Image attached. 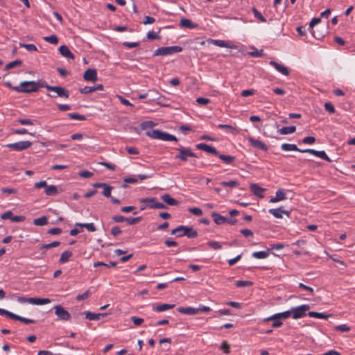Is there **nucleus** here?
<instances>
[{
	"instance_id": "obj_1",
	"label": "nucleus",
	"mask_w": 355,
	"mask_h": 355,
	"mask_svg": "<svg viewBox=\"0 0 355 355\" xmlns=\"http://www.w3.org/2000/svg\"><path fill=\"white\" fill-rule=\"evenodd\" d=\"M43 83L35 81H24L19 86L13 87V89L21 93H31L37 92L42 87Z\"/></svg>"
},
{
	"instance_id": "obj_2",
	"label": "nucleus",
	"mask_w": 355,
	"mask_h": 355,
	"mask_svg": "<svg viewBox=\"0 0 355 355\" xmlns=\"http://www.w3.org/2000/svg\"><path fill=\"white\" fill-rule=\"evenodd\" d=\"M42 87L46 88L48 91L53 92L56 94V95L48 94L47 96L51 98L59 96L60 98H68L69 97V90L64 87L49 85L45 83L42 84Z\"/></svg>"
},
{
	"instance_id": "obj_3",
	"label": "nucleus",
	"mask_w": 355,
	"mask_h": 355,
	"mask_svg": "<svg viewBox=\"0 0 355 355\" xmlns=\"http://www.w3.org/2000/svg\"><path fill=\"white\" fill-rule=\"evenodd\" d=\"M182 51V48L178 46H164L161 47L155 50L153 53L154 56L157 55H171L175 53H179Z\"/></svg>"
},
{
	"instance_id": "obj_4",
	"label": "nucleus",
	"mask_w": 355,
	"mask_h": 355,
	"mask_svg": "<svg viewBox=\"0 0 355 355\" xmlns=\"http://www.w3.org/2000/svg\"><path fill=\"white\" fill-rule=\"evenodd\" d=\"M93 187L94 188H100V187H103V191H102V194L107 197V198H110L111 199V201L114 203V204H120L121 202L119 200L111 196V191L113 189L112 187L111 186H109L107 185L106 183H103V182H97V183H94L93 184Z\"/></svg>"
},
{
	"instance_id": "obj_5",
	"label": "nucleus",
	"mask_w": 355,
	"mask_h": 355,
	"mask_svg": "<svg viewBox=\"0 0 355 355\" xmlns=\"http://www.w3.org/2000/svg\"><path fill=\"white\" fill-rule=\"evenodd\" d=\"M310 309L308 304H303L291 309V315L293 319H299L306 315V311Z\"/></svg>"
},
{
	"instance_id": "obj_6",
	"label": "nucleus",
	"mask_w": 355,
	"mask_h": 355,
	"mask_svg": "<svg viewBox=\"0 0 355 355\" xmlns=\"http://www.w3.org/2000/svg\"><path fill=\"white\" fill-rule=\"evenodd\" d=\"M178 150L179 154L175 155V159H180L184 162L188 160V157H196L197 156L194 153H193L190 148L180 147L177 149Z\"/></svg>"
},
{
	"instance_id": "obj_7",
	"label": "nucleus",
	"mask_w": 355,
	"mask_h": 355,
	"mask_svg": "<svg viewBox=\"0 0 355 355\" xmlns=\"http://www.w3.org/2000/svg\"><path fill=\"white\" fill-rule=\"evenodd\" d=\"M32 146V142L29 141H20L13 144H8L6 146L10 149L16 151H21L28 149Z\"/></svg>"
},
{
	"instance_id": "obj_8",
	"label": "nucleus",
	"mask_w": 355,
	"mask_h": 355,
	"mask_svg": "<svg viewBox=\"0 0 355 355\" xmlns=\"http://www.w3.org/2000/svg\"><path fill=\"white\" fill-rule=\"evenodd\" d=\"M55 309V313L58 318L63 321H69L71 320L70 313L65 310L62 306L56 305L53 307Z\"/></svg>"
},
{
	"instance_id": "obj_9",
	"label": "nucleus",
	"mask_w": 355,
	"mask_h": 355,
	"mask_svg": "<svg viewBox=\"0 0 355 355\" xmlns=\"http://www.w3.org/2000/svg\"><path fill=\"white\" fill-rule=\"evenodd\" d=\"M302 153H306L318 157L322 159H324L329 162H331V159L327 156L326 153L323 150L318 151L313 149H304L302 150Z\"/></svg>"
},
{
	"instance_id": "obj_10",
	"label": "nucleus",
	"mask_w": 355,
	"mask_h": 355,
	"mask_svg": "<svg viewBox=\"0 0 355 355\" xmlns=\"http://www.w3.org/2000/svg\"><path fill=\"white\" fill-rule=\"evenodd\" d=\"M291 315V310L284 312L274 314L273 315L264 319L265 322L272 321V320L286 319Z\"/></svg>"
},
{
	"instance_id": "obj_11",
	"label": "nucleus",
	"mask_w": 355,
	"mask_h": 355,
	"mask_svg": "<svg viewBox=\"0 0 355 355\" xmlns=\"http://www.w3.org/2000/svg\"><path fill=\"white\" fill-rule=\"evenodd\" d=\"M196 147L198 149L204 150L207 153H211V154H213L215 155H218V152L215 148H214L213 146L208 145L207 144L200 143V144H197L196 146Z\"/></svg>"
},
{
	"instance_id": "obj_12",
	"label": "nucleus",
	"mask_w": 355,
	"mask_h": 355,
	"mask_svg": "<svg viewBox=\"0 0 355 355\" xmlns=\"http://www.w3.org/2000/svg\"><path fill=\"white\" fill-rule=\"evenodd\" d=\"M269 213L271 214L273 216H275L277 218H282V214H284L288 217L290 216L291 212L287 210L283 209V207H279L277 209H269Z\"/></svg>"
},
{
	"instance_id": "obj_13",
	"label": "nucleus",
	"mask_w": 355,
	"mask_h": 355,
	"mask_svg": "<svg viewBox=\"0 0 355 355\" xmlns=\"http://www.w3.org/2000/svg\"><path fill=\"white\" fill-rule=\"evenodd\" d=\"M248 139L250 144L253 147L261 149L265 152L268 150V147L261 141H260L259 139H256L252 137H248Z\"/></svg>"
},
{
	"instance_id": "obj_14",
	"label": "nucleus",
	"mask_w": 355,
	"mask_h": 355,
	"mask_svg": "<svg viewBox=\"0 0 355 355\" xmlns=\"http://www.w3.org/2000/svg\"><path fill=\"white\" fill-rule=\"evenodd\" d=\"M83 78L87 81H96L97 80V72L96 69H88L83 75Z\"/></svg>"
},
{
	"instance_id": "obj_15",
	"label": "nucleus",
	"mask_w": 355,
	"mask_h": 355,
	"mask_svg": "<svg viewBox=\"0 0 355 355\" xmlns=\"http://www.w3.org/2000/svg\"><path fill=\"white\" fill-rule=\"evenodd\" d=\"M59 52L60 53L64 58H67L68 59L74 60L75 55L73 53H71V51L69 50V49L66 45H62L59 47Z\"/></svg>"
},
{
	"instance_id": "obj_16",
	"label": "nucleus",
	"mask_w": 355,
	"mask_h": 355,
	"mask_svg": "<svg viewBox=\"0 0 355 355\" xmlns=\"http://www.w3.org/2000/svg\"><path fill=\"white\" fill-rule=\"evenodd\" d=\"M286 198V193L283 189H279L276 191L275 196L270 200V202L275 203Z\"/></svg>"
},
{
	"instance_id": "obj_17",
	"label": "nucleus",
	"mask_w": 355,
	"mask_h": 355,
	"mask_svg": "<svg viewBox=\"0 0 355 355\" xmlns=\"http://www.w3.org/2000/svg\"><path fill=\"white\" fill-rule=\"evenodd\" d=\"M161 199L168 205L170 206H177L179 205V202L173 198L169 194L166 193L161 196Z\"/></svg>"
},
{
	"instance_id": "obj_18",
	"label": "nucleus",
	"mask_w": 355,
	"mask_h": 355,
	"mask_svg": "<svg viewBox=\"0 0 355 355\" xmlns=\"http://www.w3.org/2000/svg\"><path fill=\"white\" fill-rule=\"evenodd\" d=\"M157 139L162 141H178V139L174 135L161 130L159 131Z\"/></svg>"
},
{
	"instance_id": "obj_19",
	"label": "nucleus",
	"mask_w": 355,
	"mask_h": 355,
	"mask_svg": "<svg viewBox=\"0 0 355 355\" xmlns=\"http://www.w3.org/2000/svg\"><path fill=\"white\" fill-rule=\"evenodd\" d=\"M218 128L220 129H225L234 135H238L241 131V129L238 128L237 127L227 124H219Z\"/></svg>"
},
{
	"instance_id": "obj_20",
	"label": "nucleus",
	"mask_w": 355,
	"mask_h": 355,
	"mask_svg": "<svg viewBox=\"0 0 355 355\" xmlns=\"http://www.w3.org/2000/svg\"><path fill=\"white\" fill-rule=\"evenodd\" d=\"M270 64L273 66L278 71H279L282 74L285 76L289 75V71L285 66L282 65L276 62L275 61H270Z\"/></svg>"
},
{
	"instance_id": "obj_21",
	"label": "nucleus",
	"mask_w": 355,
	"mask_h": 355,
	"mask_svg": "<svg viewBox=\"0 0 355 355\" xmlns=\"http://www.w3.org/2000/svg\"><path fill=\"white\" fill-rule=\"evenodd\" d=\"M187 230V226L180 225L171 231V234H177L179 237L186 236L188 234Z\"/></svg>"
},
{
	"instance_id": "obj_22",
	"label": "nucleus",
	"mask_w": 355,
	"mask_h": 355,
	"mask_svg": "<svg viewBox=\"0 0 355 355\" xmlns=\"http://www.w3.org/2000/svg\"><path fill=\"white\" fill-rule=\"evenodd\" d=\"M178 311L180 313L187 315H195L198 313V310L192 307H179Z\"/></svg>"
},
{
	"instance_id": "obj_23",
	"label": "nucleus",
	"mask_w": 355,
	"mask_h": 355,
	"mask_svg": "<svg viewBox=\"0 0 355 355\" xmlns=\"http://www.w3.org/2000/svg\"><path fill=\"white\" fill-rule=\"evenodd\" d=\"M252 192L259 198H263V196L261 194V192L264 191L265 189L260 187L258 184L252 183L250 185Z\"/></svg>"
},
{
	"instance_id": "obj_24",
	"label": "nucleus",
	"mask_w": 355,
	"mask_h": 355,
	"mask_svg": "<svg viewBox=\"0 0 355 355\" xmlns=\"http://www.w3.org/2000/svg\"><path fill=\"white\" fill-rule=\"evenodd\" d=\"M51 300L49 298L31 297V304L35 305H44L50 303Z\"/></svg>"
},
{
	"instance_id": "obj_25",
	"label": "nucleus",
	"mask_w": 355,
	"mask_h": 355,
	"mask_svg": "<svg viewBox=\"0 0 355 355\" xmlns=\"http://www.w3.org/2000/svg\"><path fill=\"white\" fill-rule=\"evenodd\" d=\"M309 30H310L313 37L317 40H320V39L322 38L327 33V30L325 28H323L322 31H320L317 28L316 29L313 28V29H309Z\"/></svg>"
},
{
	"instance_id": "obj_26",
	"label": "nucleus",
	"mask_w": 355,
	"mask_h": 355,
	"mask_svg": "<svg viewBox=\"0 0 355 355\" xmlns=\"http://www.w3.org/2000/svg\"><path fill=\"white\" fill-rule=\"evenodd\" d=\"M211 217L214 219V221L217 225H221L223 223H225L227 220V218L220 216L219 214L216 212H213L211 214Z\"/></svg>"
},
{
	"instance_id": "obj_27",
	"label": "nucleus",
	"mask_w": 355,
	"mask_h": 355,
	"mask_svg": "<svg viewBox=\"0 0 355 355\" xmlns=\"http://www.w3.org/2000/svg\"><path fill=\"white\" fill-rule=\"evenodd\" d=\"M207 42L210 43V44H213L216 46H220V47H226V48H230L231 47L228 43H227L224 40H214V39H208L207 40Z\"/></svg>"
},
{
	"instance_id": "obj_28",
	"label": "nucleus",
	"mask_w": 355,
	"mask_h": 355,
	"mask_svg": "<svg viewBox=\"0 0 355 355\" xmlns=\"http://www.w3.org/2000/svg\"><path fill=\"white\" fill-rule=\"evenodd\" d=\"M72 255H73V253L71 251H69V250L64 251L60 255L59 262L60 263H64L67 262L69 260V259L72 257Z\"/></svg>"
},
{
	"instance_id": "obj_29",
	"label": "nucleus",
	"mask_w": 355,
	"mask_h": 355,
	"mask_svg": "<svg viewBox=\"0 0 355 355\" xmlns=\"http://www.w3.org/2000/svg\"><path fill=\"white\" fill-rule=\"evenodd\" d=\"M11 319L15 320L20 321V322H23L24 324H33V323H35V320L26 318L21 317V316H19L18 315H16L15 313H13L12 317Z\"/></svg>"
},
{
	"instance_id": "obj_30",
	"label": "nucleus",
	"mask_w": 355,
	"mask_h": 355,
	"mask_svg": "<svg viewBox=\"0 0 355 355\" xmlns=\"http://www.w3.org/2000/svg\"><path fill=\"white\" fill-rule=\"evenodd\" d=\"M281 148L285 151L294 150V151H298V152L302 153V149L298 148L295 144H282Z\"/></svg>"
},
{
	"instance_id": "obj_31",
	"label": "nucleus",
	"mask_w": 355,
	"mask_h": 355,
	"mask_svg": "<svg viewBox=\"0 0 355 355\" xmlns=\"http://www.w3.org/2000/svg\"><path fill=\"white\" fill-rule=\"evenodd\" d=\"M308 315L313 318H317L320 319H328L331 317V314H325L323 313L315 312V311H309L308 313Z\"/></svg>"
},
{
	"instance_id": "obj_32",
	"label": "nucleus",
	"mask_w": 355,
	"mask_h": 355,
	"mask_svg": "<svg viewBox=\"0 0 355 355\" xmlns=\"http://www.w3.org/2000/svg\"><path fill=\"white\" fill-rule=\"evenodd\" d=\"M295 131H296V127L294 125L282 127V128H280L278 130V132L281 135H288V134L293 133Z\"/></svg>"
},
{
	"instance_id": "obj_33",
	"label": "nucleus",
	"mask_w": 355,
	"mask_h": 355,
	"mask_svg": "<svg viewBox=\"0 0 355 355\" xmlns=\"http://www.w3.org/2000/svg\"><path fill=\"white\" fill-rule=\"evenodd\" d=\"M180 24L182 26L189 28H193L197 26V25L193 24L190 19H185V18L181 19Z\"/></svg>"
},
{
	"instance_id": "obj_34",
	"label": "nucleus",
	"mask_w": 355,
	"mask_h": 355,
	"mask_svg": "<svg viewBox=\"0 0 355 355\" xmlns=\"http://www.w3.org/2000/svg\"><path fill=\"white\" fill-rule=\"evenodd\" d=\"M44 192L47 196H55L58 193V189L55 185H47Z\"/></svg>"
},
{
	"instance_id": "obj_35",
	"label": "nucleus",
	"mask_w": 355,
	"mask_h": 355,
	"mask_svg": "<svg viewBox=\"0 0 355 355\" xmlns=\"http://www.w3.org/2000/svg\"><path fill=\"white\" fill-rule=\"evenodd\" d=\"M33 224L37 226H43L48 224V219L46 216H42L33 220Z\"/></svg>"
},
{
	"instance_id": "obj_36",
	"label": "nucleus",
	"mask_w": 355,
	"mask_h": 355,
	"mask_svg": "<svg viewBox=\"0 0 355 355\" xmlns=\"http://www.w3.org/2000/svg\"><path fill=\"white\" fill-rule=\"evenodd\" d=\"M175 306L174 304H162L157 305L154 309L157 312H162L171 309Z\"/></svg>"
},
{
	"instance_id": "obj_37",
	"label": "nucleus",
	"mask_w": 355,
	"mask_h": 355,
	"mask_svg": "<svg viewBox=\"0 0 355 355\" xmlns=\"http://www.w3.org/2000/svg\"><path fill=\"white\" fill-rule=\"evenodd\" d=\"M76 226L85 227L89 232H95L96 230V227L93 223H76L75 224Z\"/></svg>"
},
{
	"instance_id": "obj_38",
	"label": "nucleus",
	"mask_w": 355,
	"mask_h": 355,
	"mask_svg": "<svg viewBox=\"0 0 355 355\" xmlns=\"http://www.w3.org/2000/svg\"><path fill=\"white\" fill-rule=\"evenodd\" d=\"M84 314L85 318L89 320H98L101 318V315L90 311H85Z\"/></svg>"
},
{
	"instance_id": "obj_39",
	"label": "nucleus",
	"mask_w": 355,
	"mask_h": 355,
	"mask_svg": "<svg viewBox=\"0 0 355 355\" xmlns=\"http://www.w3.org/2000/svg\"><path fill=\"white\" fill-rule=\"evenodd\" d=\"M269 255V253L268 251H259V252H254L252 253V257L256 259H265L267 258Z\"/></svg>"
},
{
	"instance_id": "obj_40",
	"label": "nucleus",
	"mask_w": 355,
	"mask_h": 355,
	"mask_svg": "<svg viewBox=\"0 0 355 355\" xmlns=\"http://www.w3.org/2000/svg\"><path fill=\"white\" fill-rule=\"evenodd\" d=\"M22 64V61L20 60H16L7 64L5 67L6 70H9L16 67H19Z\"/></svg>"
},
{
	"instance_id": "obj_41",
	"label": "nucleus",
	"mask_w": 355,
	"mask_h": 355,
	"mask_svg": "<svg viewBox=\"0 0 355 355\" xmlns=\"http://www.w3.org/2000/svg\"><path fill=\"white\" fill-rule=\"evenodd\" d=\"M219 158L223 160L225 164H231L232 163L235 157L231 155H218Z\"/></svg>"
},
{
	"instance_id": "obj_42",
	"label": "nucleus",
	"mask_w": 355,
	"mask_h": 355,
	"mask_svg": "<svg viewBox=\"0 0 355 355\" xmlns=\"http://www.w3.org/2000/svg\"><path fill=\"white\" fill-rule=\"evenodd\" d=\"M20 47L25 48L28 51H37V48L35 44H24V43H19Z\"/></svg>"
},
{
	"instance_id": "obj_43",
	"label": "nucleus",
	"mask_w": 355,
	"mask_h": 355,
	"mask_svg": "<svg viewBox=\"0 0 355 355\" xmlns=\"http://www.w3.org/2000/svg\"><path fill=\"white\" fill-rule=\"evenodd\" d=\"M220 184L224 187H230L232 188L237 187L239 185V182L236 180H230L228 182L223 181L220 182Z\"/></svg>"
},
{
	"instance_id": "obj_44",
	"label": "nucleus",
	"mask_w": 355,
	"mask_h": 355,
	"mask_svg": "<svg viewBox=\"0 0 355 355\" xmlns=\"http://www.w3.org/2000/svg\"><path fill=\"white\" fill-rule=\"evenodd\" d=\"M44 40L53 44H57L58 43V38L55 35L44 37Z\"/></svg>"
},
{
	"instance_id": "obj_45",
	"label": "nucleus",
	"mask_w": 355,
	"mask_h": 355,
	"mask_svg": "<svg viewBox=\"0 0 355 355\" xmlns=\"http://www.w3.org/2000/svg\"><path fill=\"white\" fill-rule=\"evenodd\" d=\"M60 245V241H53L48 244H43L40 247V249H49L51 248H55Z\"/></svg>"
},
{
	"instance_id": "obj_46",
	"label": "nucleus",
	"mask_w": 355,
	"mask_h": 355,
	"mask_svg": "<svg viewBox=\"0 0 355 355\" xmlns=\"http://www.w3.org/2000/svg\"><path fill=\"white\" fill-rule=\"evenodd\" d=\"M155 125V123L151 121H144L141 123V128L143 130H152L151 128Z\"/></svg>"
},
{
	"instance_id": "obj_47",
	"label": "nucleus",
	"mask_w": 355,
	"mask_h": 355,
	"mask_svg": "<svg viewBox=\"0 0 355 355\" xmlns=\"http://www.w3.org/2000/svg\"><path fill=\"white\" fill-rule=\"evenodd\" d=\"M252 12L256 18H257L261 22H266V19L262 15V14L257 8H253Z\"/></svg>"
},
{
	"instance_id": "obj_48",
	"label": "nucleus",
	"mask_w": 355,
	"mask_h": 355,
	"mask_svg": "<svg viewBox=\"0 0 355 355\" xmlns=\"http://www.w3.org/2000/svg\"><path fill=\"white\" fill-rule=\"evenodd\" d=\"M68 116L71 119L84 121L86 119L84 115L79 114L78 113H69Z\"/></svg>"
},
{
	"instance_id": "obj_49",
	"label": "nucleus",
	"mask_w": 355,
	"mask_h": 355,
	"mask_svg": "<svg viewBox=\"0 0 355 355\" xmlns=\"http://www.w3.org/2000/svg\"><path fill=\"white\" fill-rule=\"evenodd\" d=\"M207 245L214 250H220L222 248L220 243L215 241H208Z\"/></svg>"
},
{
	"instance_id": "obj_50",
	"label": "nucleus",
	"mask_w": 355,
	"mask_h": 355,
	"mask_svg": "<svg viewBox=\"0 0 355 355\" xmlns=\"http://www.w3.org/2000/svg\"><path fill=\"white\" fill-rule=\"evenodd\" d=\"M187 232L188 234L186 235L188 238L193 239L198 236V232L196 230H193V227H187Z\"/></svg>"
},
{
	"instance_id": "obj_51",
	"label": "nucleus",
	"mask_w": 355,
	"mask_h": 355,
	"mask_svg": "<svg viewBox=\"0 0 355 355\" xmlns=\"http://www.w3.org/2000/svg\"><path fill=\"white\" fill-rule=\"evenodd\" d=\"M159 131V130H148L146 133L149 137L157 139Z\"/></svg>"
},
{
	"instance_id": "obj_52",
	"label": "nucleus",
	"mask_w": 355,
	"mask_h": 355,
	"mask_svg": "<svg viewBox=\"0 0 355 355\" xmlns=\"http://www.w3.org/2000/svg\"><path fill=\"white\" fill-rule=\"evenodd\" d=\"M235 285L237 287L250 286L252 285V282L250 281L240 280V281L236 282Z\"/></svg>"
},
{
	"instance_id": "obj_53",
	"label": "nucleus",
	"mask_w": 355,
	"mask_h": 355,
	"mask_svg": "<svg viewBox=\"0 0 355 355\" xmlns=\"http://www.w3.org/2000/svg\"><path fill=\"white\" fill-rule=\"evenodd\" d=\"M334 329L337 331H340L341 332H347L350 331V327L347 324H340L334 327Z\"/></svg>"
},
{
	"instance_id": "obj_54",
	"label": "nucleus",
	"mask_w": 355,
	"mask_h": 355,
	"mask_svg": "<svg viewBox=\"0 0 355 355\" xmlns=\"http://www.w3.org/2000/svg\"><path fill=\"white\" fill-rule=\"evenodd\" d=\"M150 209H166L164 204L155 201L154 203L149 205Z\"/></svg>"
},
{
	"instance_id": "obj_55",
	"label": "nucleus",
	"mask_w": 355,
	"mask_h": 355,
	"mask_svg": "<svg viewBox=\"0 0 355 355\" xmlns=\"http://www.w3.org/2000/svg\"><path fill=\"white\" fill-rule=\"evenodd\" d=\"M141 220V217H136V218L130 217V218H126V220H125V221L129 225H134V224L138 223Z\"/></svg>"
},
{
	"instance_id": "obj_56",
	"label": "nucleus",
	"mask_w": 355,
	"mask_h": 355,
	"mask_svg": "<svg viewBox=\"0 0 355 355\" xmlns=\"http://www.w3.org/2000/svg\"><path fill=\"white\" fill-rule=\"evenodd\" d=\"M90 295H91V293H90L89 290H87L85 293H83V294L78 295L76 296V300L78 301L83 300L87 299V297H89V296Z\"/></svg>"
},
{
	"instance_id": "obj_57",
	"label": "nucleus",
	"mask_w": 355,
	"mask_h": 355,
	"mask_svg": "<svg viewBox=\"0 0 355 355\" xmlns=\"http://www.w3.org/2000/svg\"><path fill=\"white\" fill-rule=\"evenodd\" d=\"M81 94H89L95 92L94 87L85 86L80 89Z\"/></svg>"
},
{
	"instance_id": "obj_58",
	"label": "nucleus",
	"mask_w": 355,
	"mask_h": 355,
	"mask_svg": "<svg viewBox=\"0 0 355 355\" xmlns=\"http://www.w3.org/2000/svg\"><path fill=\"white\" fill-rule=\"evenodd\" d=\"M189 212L196 215V216H201L202 214V210L198 207H193L189 209Z\"/></svg>"
},
{
	"instance_id": "obj_59",
	"label": "nucleus",
	"mask_w": 355,
	"mask_h": 355,
	"mask_svg": "<svg viewBox=\"0 0 355 355\" xmlns=\"http://www.w3.org/2000/svg\"><path fill=\"white\" fill-rule=\"evenodd\" d=\"M324 108L328 112L331 114H334L335 112V109L331 103H325Z\"/></svg>"
},
{
	"instance_id": "obj_60",
	"label": "nucleus",
	"mask_w": 355,
	"mask_h": 355,
	"mask_svg": "<svg viewBox=\"0 0 355 355\" xmlns=\"http://www.w3.org/2000/svg\"><path fill=\"white\" fill-rule=\"evenodd\" d=\"M196 102L200 105H205L210 102V100L209 98L199 97L196 99Z\"/></svg>"
},
{
	"instance_id": "obj_61",
	"label": "nucleus",
	"mask_w": 355,
	"mask_h": 355,
	"mask_svg": "<svg viewBox=\"0 0 355 355\" xmlns=\"http://www.w3.org/2000/svg\"><path fill=\"white\" fill-rule=\"evenodd\" d=\"M230 345L227 341H223L221 345V349L223 350L224 353L229 354L230 352Z\"/></svg>"
},
{
	"instance_id": "obj_62",
	"label": "nucleus",
	"mask_w": 355,
	"mask_h": 355,
	"mask_svg": "<svg viewBox=\"0 0 355 355\" xmlns=\"http://www.w3.org/2000/svg\"><path fill=\"white\" fill-rule=\"evenodd\" d=\"M321 21L320 18L315 17L311 19L309 23V29H313V27Z\"/></svg>"
},
{
	"instance_id": "obj_63",
	"label": "nucleus",
	"mask_w": 355,
	"mask_h": 355,
	"mask_svg": "<svg viewBox=\"0 0 355 355\" xmlns=\"http://www.w3.org/2000/svg\"><path fill=\"white\" fill-rule=\"evenodd\" d=\"M62 233V230L58 227L51 228L48 230V234L51 235H58Z\"/></svg>"
},
{
	"instance_id": "obj_64",
	"label": "nucleus",
	"mask_w": 355,
	"mask_h": 355,
	"mask_svg": "<svg viewBox=\"0 0 355 355\" xmlns=\"http://www.w3.org/2000/svg\"><path fill=\"white\" fill-rule=\"evenodd\" d=\"M315 141V138L314 137H304L302 140V142L306 144H312Z\"/></svg>"
}]
</instances>
